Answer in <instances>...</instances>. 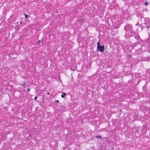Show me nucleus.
Here are the masks:
<instances>
[{
  "instance_id": "5",
  "label": "nucleus",
  "mask_w": 150,
  "mask_h": 150,
  "mask_svg": "<svg viewBox=\"0 0 150 150\" xmlns=\"http://www.w3.org/2000/svg\"><path fill=\"white\" fill-rule=\"evenodd\" d=\"M96 137L97 138H99V139H101V137L100 136H99V135H97L96 136Z\"/></svg>"
},
{
  "instance_id": "8",
  "label": "nucleus",
  "mask_w": 150,
  "mask_h": 150,
  "mask_svg": "<svg viewBox=\"0 0 150 150\" xmlns=\"http://www.w3.org/2000/svg\"><path fill=\"white\" fill-rule=\"evenodd\" d=\"M148 3H147V2H146V3H144V5H145V6H146L147 5V4H148Z\"/></svg>"
},
{
  "instance_id": "3",
  "label": "nucleus",
  "mask_w": 150,
  "mask_h": 150,
  "mask_svg": "<svg viewBox=\"0 0 150 150\" xmlns=\"http://www.w3.org/2000/svg\"><path fill=\"white\" fill-rule=\"evenodd\" d=\"M147 126L146 125H144L143 126V129L144 130H146L147 129Z\"/></svg>"
},
{
  "instance_id": "4",
  "label": "nucleus",
  "mask_w": 150,
  "mask_h": 150,
  "mask_svg": "<svg viewBox=\"0 0 150 150\" xmlns=\"http://www.w3.org/2000/svg\"><path fill=\"white\" fill-rule=\"evenodd\" d=\"M66 93H62L61 96L62 98H64L65 97V96L66 95Z\"/></svg>"
},
{
  "instance_id": "12",
  "label": "nucleus",
  "mask_w": 150,
  "mask_h": 150,
  "mask_svg": "<svg viewBox=\"0 0 150 150\" xmlns=\"http://www.w3.org/2000/svg\"><path fill=\"white\" fill-rule=\"evenodd\" d=\"M25 83H24L23 84V86H25Z\"/></svg>"
},
{
  "instance_id": "10",
  "label": "nucleus",
  "mask_w": 150,
  "mask_h": 150,
  "mask_svg": "<svg viewBox=\"0 0 150 150\" xmlns=\"http://www.w3.org/2000/svg\"><path fill=\"white\" fill-rule=\"evenodd\" d=\"M147 27L148 28H149V27H150V25H148L147 26Z\"/></svg>"
},
{
  "instance_id": "15",
  "label": "nucleus",
  "mask_w": 150,
  "mask_h": 150,
  "mask_svg": "<svg viewBox=\"0 0 150 150\" xmlns=\"http://www.w3.org/2000/svg\"><path fill=\"white\" fill-rule=\"evenodd\" d=\"M20 23L21 24L22 23V22H21Z\"/></svg>"
},
{
  "instance_id": "14",
  "label": "nucleus",
  "mask_w": 150,
  "mask_h": 150,
  "mask_svg": "<svg viewBox=\"0 0 150 150\" xmlns=\"http://www.w3.org/2000/svg\"><path fill=\"white\" fill-rule=\"evenodd\" d=\"M56 101L58 102H59V101L58 100H56Z\"/></svg>"
},
{
  "instance_id": "1",
  "label": "nucleus",
  "mask_w": 150,
  "mask_h": 150,
  "mask_svg": "<svg viewBox=\"0 0 150 150\" xmlns=\"http://www.w3.org/2000/svg\"><path fill=\"white\" fill-rule=\"evenodd\" d=\"M97 49L98 51H100L101 52H103L104 49V46H100L99 47H97Z\"/></svg>"
},
{
  "instance_id": "2",
  "label": "nucleus",
  "mask_w": 150,
  "mask_h": 150,
  "mask_svg": "<svg viewBox=\"0 0 150 150\" xmlns=\"http://www.w3.org/2000/svg\"><path fill=\"white\" fill-rule=\"evenodd\" d=\"M78 21L80 23H83L84 20V19L83 18H81V19H79L78 20Z\"/></svg>"
},
{
  "instance_id": "6",
  "label": "nucleus",
  "mask_w": 150,
  "mask_h": 150,
  "mask_svg": "<svg viewBox=\"0 0 150 150\" xmlns=\"http://www.w3.org/2000/svg\"><path fill=\"white\" fill-rule=\"evenodd\" d=\"M97 47H99L100 45L99 42H98L97 43Z\"/></svg>"
},
{
  "instance_id": "11",
  "label": "nucleus",
  "mask_w": 150,
  "mask_h": 150,
  "mask_svg": "<svg viewBox=\"0 0 150 150\" xmlns=\"http://www.w3.org/2000/svg\"><path fill=\"white\" fill-rule=\"evenodd\" d=\"M37 98V96H35V98H34V99H35V100H36V99Z\"/></svg>"
},
{
  "instance_id": "13",
  "label": "nucleus",
  "mask_w": 150,
  "mask_h": 150,
  "mask_svg": "<svg viewBox=\"0 0 150 150\" xmlns=\"http://www.w3.org/2000/svg\"><path fill=\"white\" fill-rule=\"evenodd\" d=\"M47 94V95H49L50 94L49 93H48V92Z\"/></svg>"
},
{
  "instance_id": "7",
  "label": "nucleus",
  "mask_w": 150,
  "mask_h": 150,
  "mask_svg": "<svg viewBox=\"0 0 150 150\" xmlns=\"http://www.w3.org/2000/svg\"><path fill=\"white\" fill-rule=\"evenodd\" d=\"M25 18L26 19L28 17V15L26 14H25Z\"/></svg>"
},
{
  "instance_id": "9",
  "label": "nucleus",
  "mask_w": 150,
  "mask_h": 150,
  "mask_svg": "<svg viewBox=\"0 0 150 150\" xmlns=\"http://www.w3.org/2000/svg\"><path fill=\"white\" fill-rule=\"evenodd\" d=\"M30 90V88H28L27 90V91L28 92H29Z\"/></svg>"
}]
</instances>
